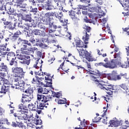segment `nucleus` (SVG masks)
<instances>
[{"mask_svg":"<svg viewBox=\"0 0 129 129\" xmlns=\"http://www.w3.org/2000/svg\"><path fill=\"white\" fill-rule=\"evenodd\" d=\"M95 73H96L97 76H99V77H103V76H104V75H103V74H102V73L100 72L98 70H96L95 71Z\"/></svg>","mask_w":129,"mask_h":129,"instance_id":"c03bdc74","label":"nucleus"},{"mask_svg":"<svg viewBox=\"0 0 129 129\" xmlns=\"http://www.w3.org/2000/svg\"><path fill=\"white\" fill-rule=\"evenodd\" d=\"M22 20L25 21V22H32V17H31V15L28 14L25 15L22 17Z\"/></svg>","mask_w":129,"mask_h":129,"instance_id":"7c9ffc66","label":"nucleus"},{"mask_svg":"<svg viewBox=\"0 0 129 129\" xmlns=\"http://www.w3.org/2000/svg\"><path fill=\"white\" fill-rule=\"evenodd\" d=\"M77 48H87V45H84V43L82 41L78 39L75 40Z\"/></svg>","mask_w":129,"mask_h":129,"instance_id":"f3484780","label":"nucleus"},{"mask_svg":"<svg viewBox=\"0 0 129 129\" xmlns=\"http://www.w3.org/2000/svg\"><path fill=\"white\" fill-rule=\"evenodd\" d=\"M105 63H106V68L113 69L117 67L118 59H112L110 61H108V58L106 57L104 60Z\"/></svg>","mask_w":129,"mask_h":129,"instance_id":"423d86ee","label":"nucleus"},{"mask_svg":"<svg viewBox=\"0 0 129 129\" xmlns=\"http://www.w3.org/2000/svg\"><path fill=\"white\" fill-rule=\"evenodd\" d=\"M49 73H47V72H42L41 73H39V74H38V75L39 76H45V75H46V76H47V75H49Z\"/></svg>","mask_w":129,"mask_h":129,"instance_id":"5fc2aeb1","label":"nucleus"},{"mask_svg":"<svg viewBox=\"0 0 129 129\" xmlns=\"http://www.w3.org/2000/svg\"><path fill=\"white\" fill-rule=\"evenodd\" d=\"M8 85V86H12V84L10 83L9 80L5 79L4 81H3V84L2 85Z\"/></svg>","mask_w":129,"mask_h":129,"instance_id":"49530a36","label":"nucleus"},{"mask_svg":"<svg viewBox=\"0 0 129 129\" xmlns=\"http://www.w3.org/2000/svg\"><path fill=\"white\" fill-rule=\"evenodd\" d=\"M92 79H93V80L96 82V85L98 87V88L103 90L105 89V84H102V83L99 82L97 78L94 76H92Z\"/></svg>","mask_w":129,"mask_h":129,"instance_id":"2eb2a0df","label":"nucleus"},{"mask_svg":"<svg viewBox=\"0 0 129 129\" xmlns=\"http://www.w3.org/2000/svg\"><path fill=\"white\" fill-rule=\"evenodd\" d=\"M117 66L121 68H126L129 66V62L126 61H121V60H118Z\"/></svg>","mask_w":129,"mask_h":129,"instance_id":"6ab92c4d","label":"nucleus"},{"mask_svg":"<svg viewBox=\"0 0 129 129\" xmlns=\"http://www.w3.org/2000/svg\"><path fill=\"white\" fill-rule=\"evenodd\" d=\"M91 10H93L92 13H94V12L96 13H100L101 12V7H97L96 8L92 7Z\"/></svg>","mask_w":129,"mask_h":129,"instance_id":"473e14b6","label":"nucleus"},{"mask_svg":"<svg viewBox=\"0 0 129 129\" xmlns=\"http://www.w3.org/2000/svg\"><path fill=\"white\" fill-rule=\"evenodd\" d=\"M47 77H45V80H47V81H52V76H51V74H48V75L46 76Z\"/></svg>","mask_w":129,"mask_h":129,"instance_id":"09e8293b","label":"nucleus"},{"mask_svg":"<svg viewBox=\"0 0 129 129\" xmlns=\"http://www.w3.org/2000/svg\"><path fill=\"white\" fill-rule=\"evenodd\" d=\"M18 41H20V42H24L25 44H26L27 45H28V46H31V43H29V41L27 40H23L21 38H19L18 39Z\"/></svg>","mask_w":129,"mask_h":129,"instance_id":"ea45409f","label":"nucleus"},{"mask_svg":"<svg viewBox=\"0 0 129 129\" xmlns=\"http://www.w3.org/2000/svg\"><path fill=\"white\" fill-rule=\"evenodd\" d=\"M84 29L82 40L84 41V44L87 45L88 44V41L89 40V37L91 36V27L85 26Z\"/></svg>","mask_w":129,"mask_h":129,"instance_id":"7ed1b4c3","label":"nucleus"},{"mask_svg":"<svg viewBox=\"0 0 129 129\" xmlns=\"http://www.w3.org/2000/svg\"><path fill=\"white\" fill-rule=\"evenodd\" d=\"M25 93L27 94L25 95V97H23L22 101H27L30 102L34 98L33 93H34V90L33 88L31 86V85H28V88L25 91Z\"/></svg>","mask_w":129,"mask_h":129,"instance_id":"39448f33","label":"nucleus"},{"mask_svg":"<svg viewBox=\"0 0 129 129\" xmlns=\"http://www.w3.org/2000/svg\"><path fill=\"white\" fill-rule=\"evenodd\" d=\"M23 101V105H24L25 107H29V103H30V102H28L26 101Z\"/></svg>","mask_w":129,"mask_h":129,"instance_id":"bf43d9fd","label":"nucleus"},{"mask_svg":"<svg viewBox=\"0 0 129 129\" xmlns=\"http://www.w3.org/2000/svg\"><path fill=\"white\" fill-rule=\"evenodd\" d=\"M19 109L20 110V112H21L22 114H26V113H28V107L25 106L23 104H20L19 106Z\"/></svg>","mask_w":129,"mask_h":129,"instance_id":"4be33fe9","label":"nucleus"},{"mask_svg":"<svg viewBox=\"0 0 129 129\" xmlns=\"http://www.w3.org/2000/svg\"><path fill=\"white\" fill-rule=\"evenodd\" d=\"M105 89L107 90L106 93L108 95H112L113 92H115L114 91V89L113 88V86L111 85H105Z\"/></svg>","mask_w":129,"mask_h":129,"instance_id":"dca6fc26","label":"nucleus"},{"mask_svg":"<svg viewBox=\"0 0 129 129\" xmlns=\"http://www.w3.org/2000/svg\"><path fill=\"white\" fill-rule=\"evenodd\" d=\"M35 124H36L37 125L39 124H42V120H41L40 118H37L35 122Z\"/></svg>","mask_w":129,"mask_h":129,"instance_id":"8fccbe9b","label":"nucleus"},{"mask_svg":"<svg viewBox=\"0 0 129 129\" xmlns=\"http://www.w3.org/2000/svg\"><path fill=\"white\" fill-rule=\"evenodd\" d=\"M26 117L24 118V119H25V120H27V119H28V121H31V118L33 117V116H34V114H33L32 112H30V114H28V115L26 114Z\"/></svg>","mask_w":129,"mask_h":129,"instance_id":"f704fd0d","label":"nucleus"},{"mask_svg":"<svg viewBox=\"0 0 129 129\" xmlns=\"http://www.w3.org/2000/svg\"><path fill=\"white\" fill-rule=\"evenodd\" d=\"M71 18L74 22H77V21H78V20H79L77 17H76V16L75 15L72 16Z\"/></svg>","mask_w":129,"mask_h":129,"instance_id":"680f3d73","label":"nucleus"},{"mask_svg":"<svg viewBox=\"0 0 129 129\" xmlns=\"http://www.w3.org/2000/svg\"><path fill=\"white\" fill-rule=\"evenodd\" d=\"M101 119V117L96 116L93 119V122H99Z\"/></svg>","mask_w":129,"mask_h":129,"instance_id":"79ce46f5","label":"nucleus"},{"mask_svg":"<svg viewBox=\"0 0 129 129\" xmlns=\"http://www.w3.org/2000/svg\"><path fill=\"white\" fill-rule=\"evenodd\" d=\"M43 88L42 87H39L38 88L37 90H38V93H43Z\"/></svg>","mask_w":129,"mask_h":129,"instance_id":"338daca9","label":"nucleus"},{"mask_svg":"<svg viewBox=\"0 0 129 129\" xmlns=\"http://www.w3.org/2000/svg\"><path fill=\"white\" fill-rule=\"evenodd\" d=\"M78 8L80 10H84V11H87V10H88L87 6L84 5H79Z\"/></svg>","mask_w":129,"mask_h":129,"instance_id":"a19ab883","label":"nucleus"},{"mask_svg":"<svg viewBox=\"0 0 129 129\" xmlns=\"http://www.w3.org/2000/svg\"><path fill=\"white\" fill-rule=\"evenodd\" d=\"M55 101L57 102L58 104H67L64 105L66 107H67V105H69V103L67 102L66 99H64V100L55 99Z\"/></svg>","mask_w":129,"mask_h":129,"instance_id":"393cba45","label":"nucleus"},{"mask_svg":"<svg viewBox=\"0 0 129 129\" xmlns=\"http://www.w3.org/2000/svg\"><path fill=\"white\" fill-rule=\"evenodd\" d=\"M9 71V68L8 66L4 62H2L0 64V71H3V72H8Z\"/></svg>","mask_w":129,"mask_h":129,"instance_id":"b1692460","label":"nucleus"},{"mask_svg":"<svg viewBox=\"0 0 129 129\" xmlns=\"http://www.w3.org/2000/svg\"><path fill=\"white\" fill-rule=\"evenodd\" d=\"M66 0H59L58 4H59L60 6H62L65 4Z\"/></svg>","mask_w":129,"mask_h":129,"instance_id":"774afa93","label":"nucleus"},{"mask_svg":"<svg viewBox=\"0 0 129 129\" xmlns=\"http://www.w3.org/2000/svg\"><path fill=\"white\" fill-rule=\"evenodd\" d=\"M34 73L35 74V76L34 78H33L31 83L32 84H35L36 85H40L41 84V82L39 81V77H38V72H34Z\"/></svg>","mask_w":129,"mask_h":129,"instance_id":"aec40b11","label":"nucleus"},{"mask_svg":"<svg viewBox=\"0 0 129 129\" xmlns=\"http://www.w3.org/2000/svg\"><path fill=\"white\" fill-rule=\"evenodd\" d=\"M86 121L85 120V119H84L82 122H81V125H82V126H83V127H86Z\"/></svg>","mask_w":129,"mask_h":129,"instance_id":"6e6d98bb","label":"nucleus"},{"mask_svg":"<svg viewBox=\"0 0 129 129\" xmlns=\"http://www.w3.org/2000/svg\"><path fill=\"white\" fill-rule=\"evenodd\" d=\"M49 28H51L53 31H56V29H57L58 28H61V26L58 27L56 25L53 24V23H51L49 24Z\"/></svg>","mask_w":129,"mask_h":129,"instance_id":"c9c22d12","label":"nucleus"},{"mask_svg":"<svg viewBox=\"0 0 129 129\" xmlns=\"http://www.w3.org/2000/svg\"><path fill=\"white\" fill-rule=\"evenodd\" d=\"M28 108L30 110H31V111H36L38 113V105H37V107H36V105L34 104H29L28 105Z\"/></svg>","mask_w":129,"mask_h":129,"instance_id":"bb28decb","label":"nucleus"},{"mask_svg":"<svg viewBox=\"0 0 129 129\" xmlns=\"http://www.w3.org/2000/svg\"><path fill=\"white\" fill-rule=\"evenodd\" d=\"M36 46H43V43H40V39H36Z\"/></svg>","mask_w":129,"mask_h":129,"instance_id":"4d7b16f0","label":"nucleus"},{"mask_svg":"<svg viewBox=\"0 0 129 129\" xmlns=\"http://www.w3.org/2000/svg\"><path fill=\"white\" fill-rule=\"evenodd\" d=\"M98 81L101 83H107V78L106 77L102 78V77H101L100 79L98 78Z\"/></svg>","mask_w":129,"mask_h":129,"instance_id":"72a5a7b5","label":"nucleus"},{"mask_svg":"<svg viewBox=\"0 0 129 129\" xmlns=\"http://www.w3.org/2000/svg\"><path fill=\"white\" fill-rule=\"evenodd\" d=\"M52 92V96L53 97H56V98H60L62 97V92H55L54 91H51Z\"/></svg>","mask_w":129,"mask_h":129,"instance_id":"c756f323","label":"nucleus"},{"mask_svg":"<svg viewBox=\"0 0 129 129\" xmlns=\"http://www.w3.org/2000/svg\"><path fill=\"white\" fill-rule=\"evenodd\" d=\"M28 41L29 42H31V43H32L34 44L35 43L36 40L34 38V36L33 35H28Z\"/></svg>","mask_w":129,"mask_h":129,"instance_id":"e433bc0d","label":"nucleus"},{"mask_svg":"<svg viewBox=\"0 0 129 129\" xmlns=\"http://www.w3.org/2000/svg\"><path fill=\"white\" fill-rule=\"evenodd\" d=\"M17 56H18V59L19 60H23V64H26L28 66L30 65V63H31V57L30 56L22 54H17Z\"/></svg>","mask_w":129,"mask_h":129,"instance_id":"0eeeda50","label":"nucleus"},{"mask_svg":"<svg viewBox=\"0 0 129 129\" xmlns=\"http://www.w3.org/2000/svg\"><path fill=\"white\" fill-rule=\"evenodd\" d=\"M126 73H120L119 75H116L115 74H111L110 77L112 79V80H121V79H123V78H126Z\"/></svg>","mask_w":129,"mask_h":129,"instance_id":"1a4fd4ad","label":"nucleus"},{"mask_svg":"<svg viewBox=\"0 0 129 129\" xmlns=\"http://www.w3.org/2000/svg\"><path fill=\"white\" fill-rule=\"evenodd\" d=\"M120 125V123L117 120H110L109 122L108 126H111V127H117Z\"/></svg>","mask_w":129,"mask_h":129,"instance_id":"a211bd4d","label":"nucleus"},{"mask_svg":"<svg viewBox=\"0 0 129 129\" xmlns=\"http://www.w3.org/2000/svg\"><path fill=\"white\" fill-rule=\"evenodd\" d=\"M48 93H49V90H48V89L46 88L43 89L42 91V94H48Z\"/></svg>","mask_w":129,"mask_h":129,"instance_id":"e2e57ef3","label":"nucleus"},{"mask_svg":"<svg viewBox=\"0 0 129 129\" xmlns=\"http://www.w3.org/2000/svg\"><path fill=\"white\" fill-rule=\"evenodd\" d=\"M96 66H103V67H105V68H106V62L105 63H103L102 62H98L97 63H95Z\"/></svg>","mask_w":129,"mask_h":129,"instance_id":"37998d69","label":"nucleus"},{"mask_svg":"<svg viewBox=\"0 0 129 129\" xmlns=\"http://www.w3.org/2000/svg\"><path fill=\"white\" fill-rule=\"evenodd\" d=\"M8 1H10V2H7L6 6L4 7L3 2H2V0H0V11L5 10V11H7L8 15H13L15 12V9L13 8V6H14L13 2H14V0Z\"/></svg>","mask_w":129,"mask_h":129,"instance_id":"f03ea898","label":"nucleus"},{"mask_svg":"<svg viewBox=\"0 0 129 129\" xmlns=\"http://www.w3.org/2000/svg\"><path fill=\"white\" fill-rule=\"evenodd\" d=\"M52 5L50 4V3L47 2L42 7L43 10H45L46 11H51L52 10V8H51Z\"/></svg>","mask_w":129,"mask_h":129,"instance_id":"c85d7f7f","label":"nucleus"},{"mask_svg":"<svg viewBox=\"0 0 129 129\" xmlns=\"http://www.w3.org/2000/svg\"><path fill=\"white\" fill-rule=\"evenodd\" d=\"M39 36H42V37L46 36V33L45 32V30H40Z\"/></svg>","mask_w":129,"mask_h":129,"instance_id":"3c124183","label":"nucleus"},{"mask_svg":"<svg viewBox=\"0 0 129 129\" xmlns=\"http://www.w3.org/2000/svg\"><path fill=\"white\" fill-rule=\"evenodd\" d=\"M121 5L124 8V11L127 12L125 13V16H129V0H123Z\"/></svg>","mask_w":129,"mask_h":129,"instance_id":"ddd939ff","label":"nucleus"},{"mask_svg":"<svg viewBox=\"0 0 129 129\" xmlns=\"http://www.w3.org/2000/svg\"><path fill=\"white\" fill-rule=\"evenodd\" d=\"M77 51H78L80 56H81L82 57H83V56L85 55V53L86 51H85V50H84V49H83V47L77 48Z\"/></svg>","mask_w":129,"mask_h":129,"instance_id":"2f4dec72","label":"nucleus"},{"mask_svg":"<svg viewBox=\"0 0 129 129\" xmlns=\"http://www.w3.org/2000/svg\"><path fill=\"white\" fill-rule=\"evenodd\" d=\"M21 34H22L21 31L18 30L14 34H13V33L12 34H10L8 39L11 42L15 43L16 41H18V39H19V37Z\"/></svg>","mask_w":129,"mask_h":129,"instance_id":"6e6552de","label":"nucleus"},{"mask_svg":"<svg viewBox=\"0 0 129 129\" xmlns=\"http://www.w3.org/2000/svg\"><path fill=\"white\" fill-rule=\"evenodd\" d=\"M14 88L13 86H8L7 85H2L1 89L0 90V93L6 94L7 92H9L11 88Z\"/></svg>","mask_w":129,"mask_h":129,"instance_id":"4468645a","label":"nucleus"},{"mask_svg":"<svg viewBox=\"0 0 129 129\" xmlns=\"http://www.w3.org/2000/svg\"><path fill=\"white\" fill-rule=\"evenodd\" d=\"M7 51V46L5 45L0 46V51Z\"/></svg>","mask_w":129,"mask_h":129,"instance_id":"864d4df0","label":"nucleus"},{"mask_svg":"<svg viewBox=\"0 0 129 129\" xmlns=\"http://www.w3.org/2000/svg\"><path fill=\"white\" fill-rule=\"evenodd\" d=\"M15 59V58H17L16 57V53L14 52H9L7 54V60L9 61L10 59Z\"/></svg>","mask_w":129,"mask_h":129,"instance_id":"cd10ccee","label":"nucleus"},{"mask_svg":"<svg viewBox=\"0 0 129 129\" xmlns=\"http://www.w3.org/2000/svg\"><path fill=\"white\" fill-rule=\"evenodd\" d=\"M66 39L68 40H71V33L70 32H68L66 35Z\"/></svg>","mask_w":129,"mask_h":129,"instance_id":"13d9d810","label":"nucleus"},{"mask_svg":"<svg viewBox=\"0 0 129 129\" xmlns=\"http://www.w3.org/2000/svg\"><path fill=\"white\" fill-rule=\"evenodd\" d=\"M16 59H17L16 57L11 58V60L10 61V65L11 66H13V65L15 64V62H17V61H15Z\"/></svg>","mask_w":129,"mask_h":129,"instance_id":"603ef678","label":"nucleus"},{"mask_svg":"<svg viewBox=\"0 0 129 129\" xmlns=\"http://www.w3.org/2000/svg\"><path fill=\"white\" fill-rule=\"evenodd\" d=\"M125 50L126 51L127 56H129V43L126 45Z\"/></svg>","mask_w":129,"mask_h":129,"instance_id":"0e129e2a","label":"nucleus"},{"mask_svg":"<svg viewBox=\"0 0 129 129\" xmlns=\"http://www.w3.org/2000/svg\"><path fill=\"white\" fill-rule=\"evenodd\" d=\"M119 87L124 90V91L122 92V93H124V94H127V92H129V87L126 84L120 85Z\"/></svg>","mask_w":129,"mask_h":129,"instance_id":"5701e85b","label":"nucleus"},{"mask_svg":"<svg viewBox=\"0 0 129 129\" xmlns=\"http://www.w3.org/2000/svg\"><path fill=\"white\" fill-rule=\"evenodd\" d=\"M32 34L35 35V36L39 35L40 34V30L33 29L32 31Z\"/></svg>","mask_w":129,"mask_h":129,"instance_id":"4c0bfd02","label":"nucleus"},{"mask_svg":"<svg viewBox=\"0 0 129 129\" xmlns=\"http://www.w3.org/2000/svg\"><path fill=\"white\" fill-rule=\"evenodd\" d=\"M18 121H16V122L15 121H13L12 126H13V127H18Z\"/></svg>","mask_w":129,"mask_h":129,"instance_id":"052dcab7","label":"nucleus"},{"mask_svg":"<svg viewBox=\"0 0 129 129\" xmlns=\"http://www.w3.org/2000/svg\"><path fill=\"white\" fill-rule=\"evenodd\" d=\"M39 118V116L36 114L35 115V117L33 116L31 118V121L33 122V123H35L36 122V121L37 120V119Z\"/></svg>","mask_w":129,"mask_h":129,"instance_id":"de8ad7c7","label":"nucleus"},{"mask_svg":"<svg viewBox=\"0 0 129 129\" xmlns=\"http://www.w3.org/2000/svg\"><path fill=\"white\" fill-rule=\"evenodd\" d=\"M84 56H85L86 58L89 62L96 61V59L93 58L92 56H91V54H90V53H89L87 51H86Z\"/></svg>","mask_w":129,"mask_h":129,"instance_id":"412c9836","label":"nucleus"},{"mask_svg":"<svg viewBox=\"0 0 129 129\" xmlns=\"http://www.w3.org/2000/svg\"><path fill=\"white\" fill-rule=\"evenodd\" d=\"M37 100L40 101L39 103L37 104V112L38 114H41L42 110L44 109V108H47L48 105H49L48 101H50L49 99H51V97H49L48 96H45L42 94H37Z\"/></svg>","mask_w":129,"mask_h":129,"instance_id":"f257e3e1","label":"nucleus"},{"mask_svg":"<svg viewBox=\"0 0 129 129\" xmlns=\"http://www.w3.org/2000/svg\"><path fill=\"white\" fill-rule=\"evenodd\" d=\"M54 16H55V12H48L45 14L42 20L44 23H46L51 20V17H54Z\"/></svg>","mask_w":129,"mask_h":129,"instance_id":"f8f14e48","label":"nucleus"},{"mask_svg":"<svg viewBox=\"0 0 129 129\" xmlns=\"http://www.w3.org/2000/svg\"><path fill=\"white\" fill-rule=\"evenodd\" d=\"M54 16L56 19H58L60 23H64V20L62 19L63 18V14H62V12H58V13L56 14V12H55Z\"/></svg>","mask_w":129,"mask_h":129,"instance_id":"a878e982","label":"nucleus"},{"mask_svg":"<svg viewBox=\"0 0 129 129\" xmlns=\"http://www.w3.org/2000/svg\"><path fill=\"white\" fill-rule=\"evenodd\" d=\"M120 52H119L117 53H115L114 55V58H117L116 60H121V57H120Z\"/></svg>","mask_w":129,"mask_h":129,"instance_id":"58836bf2","label":"nucleus"},{"mask_svg":"<svg viewBox=\"0 0 129 129\" xmlns=\"http://www.w3.org/2000/svg\"><path fill=\"white\" fill-rule=\"evenodd\" d=\"M13 104H14V103H11L9 105L10 108H12V109L10 110L11 113H14V110H15V106Z\"/></svg>","mask_w":129,"mask_h":129,"instance_id":"a18cd8bd","label":"nucleus"},{"mask_svg":"<svg viewBox=\"0 0 129 129\" xmlns=\"http://www.w3.org/2000/svg\"><path fill=\"white\" fill-rule=\"evenodd\" d=\"M4 20L5 19H2V21H4L3 24L5 26H8L7 27L9 30H15L16 29V27H17V22L13 23L12 21L9 22Z\"/></svg>","mask_w":129,"mask_h":129,"instance_id":"9b49d317","label":"nucleus"},{"mask_svg":"<svg viewBox=\"0 0 129 129\" xmlns=\"http://www.w3.org/2000/svg\"><path fill=\"white\" fill-rule=\"evenodd\" d=\"M18 44H21V48H20V51H21V54L23 55H27L28 54V51L27 50H28V45L26 43H25L24 41L21 42L20 41H18Z\"/></svg>","mask_w":129,"mask_h":129,"instance_id":"9d476101","label":"nucleus"},{"mask_svg":"<svg viewBox=\"0 0 129 129\" xmlns=\"http://www.w3.org/2000/svg\"><path fill=\"white\" fill-rule=\"evenodd\" d=\"M98 55L99 56H101L102 54H103V49H101V50H97Z\"/></svg>","mask_w":129,"mask_h":129,"instance_id":"69168bd1","label":"nucleus"},{"mask_svg":"<svg viewBox=\"0 0 129 129\" xmlns=\"http://www.w3.org/2000/svg\"><path fill=\"white\" fill-rule=\"evenodd\" d=\"M12 72L16 78L22 79L25 77V72H24V69L21 67L12 68Z\"/></svg>","mask_w":129,"mask_h":129,"instance_id":"20e7f679","label":"nucleus"}]
</instances>
